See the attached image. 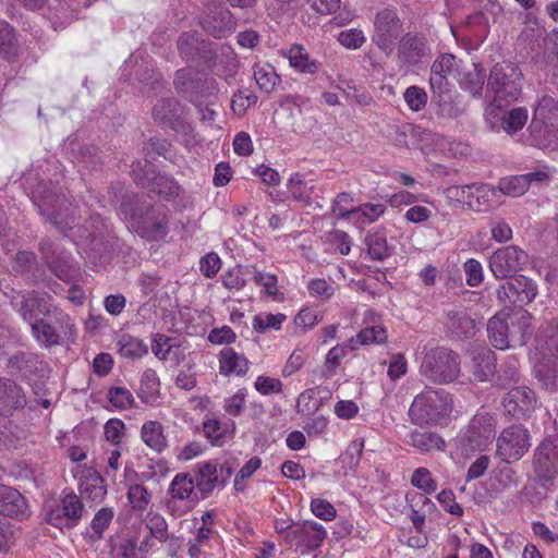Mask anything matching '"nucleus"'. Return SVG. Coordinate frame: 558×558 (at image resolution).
<instances>
[{
    "label": "nucleus",
    "mask_w": 558,
    "mask_h": 558,
    "mask_svg": "<svg viewBox=\"0 0 558 558\" xmlns=\"http://www.w3.org/2000/svg\"><path fill=\"white\" fill-rule=\"evenodd\" d=\"M533 117L549 123L551 126L558 125V101L549 95H544L538 99Z\"/></svg>",
    "instance_id": "36"
},
{
    "label": "nucleus",
    "mask_w": 558,
    "mask_h": 558,
    "mask_svg": "<svg viewBox=\"0 0 558 558\" xmlns=\"http://www.w3.org/2000/svg\"><path fill=\"white\" fill-rule=\"evenodd\" d=\"M465 281L470 287H477L482 283L484 275L481 263L474 258L468 259L463 265Z\"/></svg>",
    "instance_id": "59"
},
{
    "label": "nucleus",
    "mask_w": 558,
    "mask_h": 558,
    "mask_svg": "<svg viewBox=\"0 0 558 558\" xmlns=\"http://www.w3.org/2000/svg\"><path fill=\"white\" fill-rule=\"evenodd\" d=\"M553 128L549 123L533 117L527 128L530 136L526 142L542 149L549 147L554 142L553 138H556V132Z\"/></svg>",
    "instance_id": "26"
},
{
    "label": "nucleus",
    "mask_w": 558,
    "mask_h": 558,
    "mask_svg": "<svg viewBox=\"0 0 558 558\" xmlns=\"http://www.w3.org/2000/svg\"><path fill=\"white\" fill-rule=\"evenodd\" d=\"M218 484V464L216 461H208L198 464L196 485L203 495H208Z\"/></svg>",
    "instance_id": "31"
},
{
    "label": "nucleus",
    "mask_w": 558,
    "mask_h": 558,
    "mask_svg": "<svg viewBox=\"0 0 558 558\" xmlns=\"http://www.w3.org/2000/svg\"><path fill=\"white\" fill-rule=\"evenodd\" d=\"M117 347L121 356L132 360L143 357L148 351L142 340L128 333L119 337Z\"/></svg>",
    "instance_id": "33"
},
{
    "label": "nucleus",
    "mask_w": 558,
    "mask_h": 558,
    "mask_svg": "<svg viewBox=\"0 0 558 558\" xmlns=\"http://www.w3.org/2000/svg\"><path fill=\"white\" fill-rule=\"evenodd\" d=\"M523 74L520 68L510 61L497 63L490 70L487 87L494 93L495 101H514L522 90Z\"/></svg>",
    "instance_id": "3"
},
{
    "label": "nucleus",
    "mask_w": 558,
    "mask_h": 558,
    "mask_svg": "<svg viewBox=\"0 0 558 558\" xmlns=\"http://www.w3.org/2000/svg\"><path fill=\"white\" fill-rule=\"evenodd\" d=\"M386 206L384 204H362L359 207L352 208V217L350 220L360 223H372L384 215Z\"/></svg>",
    "instance_id": "41"
},
{
    "label": "nucleus",
    "mask_w": 558,
    "mask_h": 558,
    "mask_svg": "<svg viewBox=\"0 0 558 558\" xmlns=\"http://www.w3.org/2000/svg\"><path fill=\"white\" fill-rule=\"evenodd\" d=\"M27 501L17 489L0 484L1 514L10 518L23 519L27 515Z\"/></svg>",
    "instance_id": "18"
},
{
    "label": "nucleus",
    "mask_w": 558,
    "mask_h": 558,
    "mask_svg": "<svg viewBox=\"0 0 558 558\" xmlns=\"http://www.w3.org/2000/svg\"><path fill=\"white\" fill-rule=\"evenodd\" d=\"M136 223V232L144 238L158 240L166 235V226L161 221H151L148 216L143 221H137Z\"/></svg>",
    "instance_id": "49"
},
{
    "label": "nucleus",
    "mask_w": 558,
    "mask_h": 558,
    "mask_svg": "<svg viewBox=\"0 0 558 558\" xmlns=\"http://www.w3.org/2000/svg\"><path fill=\"white\" fill-rule=\"evenodd\" d=\"M245 389H240L232 397L226 399L223 410L231 416H239L245 409Z\"/></svg>",
    "instance_id": "63"
},
{
    "label": "nucleus",
    "mask_w": 558,
    "mask_h": 558,
    "mask_svg": "<svg viewBox=\"0 0 558 558\" xmlns=\"http://www.w3.org/2000/svg\"><path fill=\"white\" fill-rule=\"evenodd\" d=\"M536 477L551 483L558 476V434L545 437L535 448L532 460Z\"/></svg>",
    "instance_id": "7"
},
{
    "label": "nucleus",
    "mask_w": 558,
    "mask_h": 558,
    "mask_svg": "<svg viewBox=\"0 0 558 558\" xmlns=\"http://www.w3.org/2000/svg\"><path fill=\"white\" fill-rule=\"evenodd\" d=\"M146 526L148 527L150 535L159 542L163 543L168 539V524L161 514L157 512H149L147 514Z\"/></svg>",
    "instance_id": "51"
},
{
    "label": "nucleus",
    "mask_w": 558,
    "mask_h": 558,
    "mask_svg": "<svg viewBox=\"0 0 558 558\" xmlns=\"http://www.w3.org/2000/svg\"><path fill=\"white\" fill-rule=\"evenodd\" d=\"M289 63L301 73L315 74L319 69V63L310 58L304 47L293 45L288 51Z\"/></svg>",
    "instance_id": "30"
},
{
    "label": "nucleus",
    "mask_w": 558,
    "mask_h": 558,
    "mask_svg": "<svg viewBox=\"0 0 558 558\" xmlns=\"http://www.w3.org/2000/svg\"><path fill=\"white\" fill-rule=\"evenodd\" d=\"M12 304L28 324L50 315V308H57L51 303L49 294L38 291L17 293L13 298Z\"/></svg>",
    "instance_id": "10"
},
{
    "label": "nucleus",
    "mask_w": 558,
    "mask_h": 558,
    "mask_svg": "<svg viewBox=\"0 0 558 558\" xmlns=\"http://www.w3.org/2000/svg\"><path fill=\"white\" fill-rule=\"evenodd\" d=\"M452 409L450 395L444 389L425 388L418 393L409 409V417L415 425H435Z\"/></svg>",
    "instance_id": "1"
},
{
    "label": "nucleus",
    "mask_w": 558,
    "mask_h": 558,
    "mask_svg": "<svg viewBox=\"0 0 558 558\" xmlns=\"http://www.w3.org/2000/svg\"><path fill=\"white\" fill-rule=\"evenodd\" d=\"M0 389V413H8L13 409L25 404V398L21 388L11 379H1Z\"/></svg>",
    "instance_id": "27"
},
{
    "label": "nucleus",
    "mask_w": 558,
    "mask_h": 558,
    "mask_svg": "<svg viewBox=\"0 0 558 558\" xmlns=\"http://www.w3.org/2000/svg\"><path fill=\"white\" fill-rule=\"evenodd\" d=\"M446 317L448 328L456 335L468 337L473 333L475 323L464 311H447Z\"/></svg>",
    "instance_id": "32"
},
{
    "label": "nucleus",
    "mask_w": 558,
    "mask_h": 558,
    "mask_svg": "<svg viewBox=\"0 0 558 558\" xmlns=\"http://www.w3.org/2000/svg\"><path fill=\"white\" fill-rule=\"evenodd\" d=\"M141 439L156 453H161L168 447L165 428L158 421H147L142 425Z\"/></svg>",
    "instance_id": "24"
},
{
    "label": "nucleus",
    "mask_w": 558,
    "mask_h": 558,
    "mask_svg": "<svg viewBox=\"0 0 558 558\" xmlns=\"http://www.w3.org/2000/svg\"><path fill=\"white\" fill-rule=\"evenodd\" d=\"M293 543L299 547H304L306 550L317 549L326 538V530L324 526L315 521H303L296 523L293 531Z\"/></svg>",
    "instance_id": "17"
},
{
    "label": "nucleus",
    "mask_w": 558,
    "mask_h": 558,
    "mask_svg": "<svg viewBox=\"0 0 558 558\" xmlns=\"http://www.w3.org/2000/svg\"><path fill=\"white\" fill-rule=\"evenodd\" d=\"M34 204L39 213L46 216L49 221L64 235L75 226V216L68 213L66 201L51 191L41 194L36 191L34 194Z\"/></svg>",
    "instance_id": "6"
},
{
    "label": "nucleus",
    "mask_w": 558,
    "mask_h": 558,
    "mask_svg": "<svg viewBox=\"0 0 558 558\" xmlns=\"http://www.w3.org/2000/svg\"><path fill=\"white\" fill-rule=\"evenodd\" d=\"M495 187L497 193L500 192L511 197H519L529 190L526 178L522 174L502 178Z\"/></svg>",
    "instance_id": "42"
},
{
    "label": "nucleus",
    "mask_w": 558,
    "mask_h": 558,
    "mask_svg": "<svg viewBox=\"0 0 558 558\" xmlns=\"http://www.w3.org/2000/svg\"><path fill=\"white\" fill-rule=\"evenodd\" d=\"M195 483L190 474L178 473L169 487V494L172 499L189 500L194 492Z\"/></svg>",
    "instance_id": "37"
},
{
    "label": "nucleus",
    "mask_w": 558,
    "mask_h": 558,
    "mask_svg": "<svg viewBox=\"0 0 558 558\" xmlns=\"http://www.w3.org/2000/svg\"><path fill=\"white\" fill-rule=\"evenodd\" d=\"M159 377L154 369L147 368L141 377L138 397L143 402L150 403L159 397Z\"/></svg>",
    "instance_id": "34"
},
{
    "label": "nucleus",
    "mask_w": 558,
    "mask_h": 558,
    "mask_svg": "<svg viewBox=\"0 0 558 558\" xmlns=\"http://www.w3.org/2000/svg\"><path fill=\"white\" fill-rule=\"evenodd\" d=\"M505 411L515 420H527L537 407V399L532 389L519 386L510 389L502 398Z\"/></svg>",
    "instance_id": "13"
},
{
    "label": "nucleus",
    "mask_w": 558,
    "mask_h": 558,
    "mask_svg": "<svg viewBox=\"0 0 558 558\" xmlns=\"http://www.w3.org/2000/svg\"><path fill=\"white\" fill-rule=\"evenodd\" d=\"M473 65V71L465 74L463 84L473 97H477L482 94L485 74L476 64Z\"/></svg>",
    "instance_id": "55"
},
{
    "label": "nucleus",
    "mask_w": 558,
    "mask_h": 558,
    "mask_svg": "<svg viewBox=\"0 0 558 558\" xmlns=\"http://www.w3.org/2000/svg\"><path fill=\"white\" fill-rule=\"evenodd\" d=\"M509 320V347L524 345L531 327V315L526 311H519L512 315L508 314Z\"/></svg>",
    "instance_id": "21"
},
{
    "label": "nucleus",
    "mask_w": 558,
    "mask_h": 558,
    "mask_svg": "<svg viewBox=\"0 0 558 558\" xmlns=\"http://www.w3.org/2000/svg\"><path fill=\"white\" fill-rule=\"evenodd\" d=\"M113 512L111 509L102 508L100 509L92 520L90 526L93 533L90 534V539L93 542H97L102 538L104 531L109 526L112 521Z\"/></svg>",
    "instance_id": "48"
},
{
    "label": "nucleus",
    "mask_w": 558,
    "mask_h": 558,
    "mask_svg": "<svg viewBox=\"0 0 558 558\" xmlns=\"http://www.w3.org/2000/svg\"><path fill=\"white\" fill-rule=\"evenodd\" d=\"M307 289L311 296L323 301L329 300L335 292L333 287L320 278L310 280Z\"/></svg>",
    "instance_id": "60"
},
{
    "label": "nucleus",
    "mask_w": 558,
    "mask_h": 558,
    "mask_svg": "<svg viewBox=\"0 0 558 558\" xmlns=\"http://www.w3.org/2000/svg\"><path fill=\"white\" fill-rule=\"evenodd\" d=\"M105 438L118 446L125 434V424L120 418H110L104 426Z\"/></svg>",
    "instance_id": "56"
},
{
    "label": "nucleus",
    "mask_w": 558,
    "mask_h": 558,
    "mask_svg": "<svg viewBox=\"0 0 558 558\" xmlns=\"http://www.w3.org/2000/svg\"><path fill=\"white\" fill-rule=\"evenodd\" d=\"M339 43L349 49H357L365 43V37L360 29L342 31L338 36Z\"/></svg>",
    "instance_id": "62"
},
{
    "label": "nucleus",
    "mask_w": 558,
    "mask_h": 558,
    "mask_svg": "<svg viewBox=\"0 0 558 558\" xmlns=\"http://www.w3.org/2000/svg\"><path fill=\"white\" fill-rule=\"evenodd\" d=\"M84 512V505L75 494L65 495L48 514V522L57 527L72 529L77 525Z\"/></svg>",
    "instance_id": "15"
},
{
    "label": "nucleus",
    "mask_w": 558,
    "mask_h": 558,
    "mask_svg": "<svg viewBox=\"0 0 558 558\" xmlns=\"http://www.w3.org/2000/svg\"><path fill=\"white\" fill-rule=\"evenodd\" d=\"M407 442L421 452H430L433 450H444L445 440L434 432L414 429L408 435Z\"/></svg>",
    "instance_id": "25"
},
{
    "label": "nucleus",
    "mask_w": 558,
    "mask_h": 558,
    "mask_svg": "<svg viewBox=\"0 0 558 558\" xmlns=\"http://www.w3.org/2000/svg\"><path fill=\"white\" fill-rule=\"evenodd\" d=\"M219 369L225 376L231 374L243 376L248 369V361L243 354L234 351V349L226 347L219 354Z\"/></svg>",
    "instance_id": "23"
},
{
    "label": "nucleus",
    "mask_w": 558,
    "mask_h": 558,
    "mask_svg": "<svg viewBox=\"0 0 558 558\" xmlns=\"http://www.w3.org/2000/svg\"><path fill=\"white\" fill-rule=\"evenodd\" d=\"M537 295V287L533 280L524 276L507 279L497 290L498 300L505 306H523L531 303Z\"/></svg>",
    "instance_id": "12"
},
{
    "label": "nucleus",
    "mask_w": 558,
    "mask_h": 558,
    "mask_svg": "<svg viewBox=\"0 0 558 558\" xmlns=\"http://www.w3.org/2000/svg\"><path fill=\"white\" fill-rule=\"evenodd\" d=\"M520 379L519 362L514 356H508L500 365L497 375V383L500 386L517 384Z\"/></svg>",
    "instance_id": "44"
},
{
    "label": "nucleus",
    "mask_w": 558,
    "mask_h": 558,
    "mask_svg": "<svg viewBox=\"0 0 558 558\" xmlns=\"http://www.w3.org/2000/svg\"><path fill=\"white\" fill-rule=\"evenodd\" d=\"M530 432L521 424L504 428L496 440V456L506 463L519 461L530 449Z\"/></svg>",
    "instance_id": "5"
},
{
    "label": "nucleus",
    "mask_w": 558,
    "mask_h": 558,
    "mask_svg": "<svg viewBox=\"0 0 558 558\" xmlns=\"http://www.w3.org/2000/svg\"><path fill=\"white\" fill-rule=\"evenodd\" d=\"M128 499L134 510L144 511L150 502L151 495L145 486L134 484L129 487Z\"/></svg>",
    "instance_id": "47"
},
{
    "label": "nucleus",
    "mask_w": 558,
    "mask_h": 558,
    "mask_svg": "<svg viewBox=\"0 0 558 558\" xmlns=\"http://www.w3.org/2000/svg\"><path fill=\"white\" fill-rule=\"evenodd\" d=\"M257 101V96L248 90H239L231 101V107L234 113L238 116L244 114L247 108L255 105Z\"/></svg>",
    "instance_id": "58"
},
{
    "label": "nucleus",
    "mask_w": 558,
    "mask_h": 558,
    "mask_svg": "<svg viewBox=\"0 0 558 558\" xmlns=\"http://www.w3.org/2000/svg\"><path fill=\"white\" fill-rule=\"evenodd\" d=\"M427 38L420 33H407L398 41L396 58L400 66H413L430 58Z\"/></svg>",
    "instance_id": "9"
},
{
    "label": "nucleus",
    "mask_w": 558,
    "mask_h": 558,
    "mask_svg": "<svg viewBox=\"0 0 558 558\" xmlns=\"http://www.w3.org/2000/svg\"><path fill=\"white\" fill-rule=\"evenodd\" d=\"M203 432L213 446H222L228 429L220 421L211 418L203 423Z\"/></svg>",
    "instance_id": "46"
},
{
    "label": "nucleus",
    "mask_w": 558,
    "mask_h": 558,
    "mask_svg": "<svg viewBox=\"0 0 558 558\" xmlns=\"http://www.w3.org/2000/svg\"><path fill=\"white\" fill-rule=\"evenodd\" d=\"M527 119L529 111L526 108H513L504 114L501 126L508 134L512 135L523 129Z\"/></svg>",
    "instance_id": "40"
},
{
    "label": "nucleus",
    "mask_w": 558,
    "mask_h": 558,
    "mask_svg": "<svg viewBox=\"0 0 558 558\" xmlns=\"http://www.w3.org/2000/svg\"><path fill=\"white\" fill-rule=\"evenodd\" d=\"M29 325L33 336L45 348L59 345L62 335L73 328L70 316L59 307L50 308V315Z\"/></svg>",
    "instance_id": "4"
},
{
    "label": "nucleus",
    "mask_w": 558,
    "mask_h": 558,
    "mask_svg": "<svg viewBox=\"0 0 558 558\" xmlns=\"http://www.w3.org/2000/svg\"><path fill=\"white\" fill-rule=\"evenodd\" d=\"M449 191L454 193V196L466 204L471 209L480 213L489 210L497 196V189L489 184H472L453 187Z\"/></svg>",
    "instance_id": "14"
},
{
    "label": "nucleus",
    "mask_w": 558,
    "mask_h": 558,
    "mask_svg": "<svg viewBox=\"0 0 558 558\" xmlns=\"http://www.w3.org/2000/svg\"><path fill=\"white\" fill-rule=\"evenodd\" d=\"M404 100L413 111H420L426 106L427 94L423 88L410 86L404 92Z\"/></svg>",
    "instance_id": "57"
},
{
    "label": "nucleus",
    "mask_w": 558,
    "mask_h": 558,
    "mask_svg": "<svg viewBox=\"0 0 558 558\" xmlns=\"http://www.w3.org/2000/svg\"><path fill=\"white\" fill-rule=\"evenodd\" d=\"M254 78L259 89L265 93L272 92L280 82L279 75L270 64H256L254 66Z\"/></svg>",
    "instance_id": "39"
},
{
    "label": "nucleus",
    "mask_w": 558,
    "mask_h": 558,
    "mask_svg": "<svg viewBox=\"0 0 558 558\" xmlns=\"http://www.w3.org/2000/svg\"><path fill=\"white\" fill-rule=\"evenodd\" d=\"M402 21L397 12L390 9L379 11L374 20L373 43L386 56H390L395 50V43L402 33Z\"/></svg>",
    "instance_id": "8"
},
{
    "label": "nucleus",
    "mask_w": 558,
    "mask_h": 558,
    "mask_svg": "<svg viewBox=\"0 0 558 558\" xmlns=\"http://www.w3.org/2000/svg\"><path fill=\"white\" fill-rule=\"evenodd\" d=\"M180 56L186 62L209 61L213 58L210 43L197 33H183L178 40Z\"/></svg>",
    "instance_id": "16"
},
{
    "label": "nucleus",
    "mask_w": 558,
    "mask_h": 558,
    "mask_svg": "<svg viewBox=\"0 0 558 558\" xmlns=\"http://www.w3.org/2000/svg\"><path fill=\"white\" fill-rule=\"evenodd\" d=\"M411 484L425 494H433L437 489V483L426 468H418L413 472Z\"/></svg>",
    "instance_id": "53"
},
{
    "label": "nucleus",
    "mask_w": 558,
    "mask_h": 558,
    "mask_svg": "<svg viewBox=\"0 0 558 558\" xmlns=\"http://www.w3.org/2000/svg\"><path fill=\"white\" fill-rule=\"evenodd\" d=\"M509 320L508 314L499 313L487 323V333L490 343L499 350L509 348Z\"/></svg>",
    "instance_id": "22"
},
{
    "label": "nucleus",
    "mask_w": 558,
    "mask_h": 558,
    "mask_svg": "<svg viewBox=\"0 0 558 558\" xmlns=\"http://www.w3.org/2000/svg\"><path fill=\"white\" fill-rule=\"evenodd\" d=\"M107 398L109 402L119 410L130 409L134 404L132 392L124 387L110 388Z\"/></svg>",
    "instance_id": "50"
},
{
    "label": "nucleus",
    "mask_w": 558,
    "mask_h": 558,
    "mask_svg": "<svg viewBox=\"0 0 558 558\" xmlns=\"http://www.w3.org/2000/svg\"><path fill=\"white\" fill-rule=\"evenodd\" d=\"M287 316L282 313L277 314H259L253 319V328L259 333H264L268 329L279 330Z\"/></svg>",
    "instance_id": "45"
},
{
    "label": "nucleus",
    "mask_w": 558,
    "mask_h": 558,
    "mask_svg": "<svg viewBox=\"0 0 558 558\" xmlns=\"http://www.w3.org/2000/svg\"><path fill=\"white\" fill-rule=\"evenodd\" d=\"M472 373L473 380L486 381L496 369V357L494 352L487 348H482L477 352H473V356L468 365Z\"/></svg>",
    "instance_id": "19"
},
{
    "label": "nucleus",
    "mask_w": 558,
    "mask_h": 558,
    "mask_svg": "<svg viewBox=\"0 0 558 558\" xmlns=\"http://www.w3.org/2000/svg\"><path fill=\"white\" fill-rule=\"evenodd\" d=\"M421 148L425 154L439 151L441 154H452V143L439 133L429 130H423L420 133Z\"/></svg>",
    "instance_id": "29"
},
{
    "label": "nucleus",
    "mask_w": 558,
    "mask_h": 558,
    "mask_svg": "<svg viewBox=\"0 0 558 558\" xmlns=\"http://www.w3.org/2000/svg\"><path fill=\"white\" fill-rule=\"evenodd\" d=\"M365 244L371 258L374 260H383L390 254L384 232L376 231L368 233L365 238Z\"/></svg>",
    "instance_id": "38"
},
{
    "label": "nucleus",
    "mask_w": 558,
    "mask_h": 558,
    "mask_svg": "<svg viewBox=\"0 0 558 558\" xmlns=\"http://www.w3.org/2000/svg\"><path fill=\"white\" fill-rule=\"evenodd\" d=\"M353 203V197L349 193H340L337 195L332 203V213L341 219H350L352 217V208H349V205Z\"/></svg>",
    "instance_id": "61"
},
{
    "label": "nucleus",
    "mask_w": 558,
    "mask_h": 558,
    "mask_svg": "<svg viewBox=\"0 0 558 558\" xmlns=\"http://www.w3.org/2000/svg\"><path fill=\"white\" fill-rule=\"evenodd\" d=\"M364 449L363 440H353L348 446L345 452L342 454V462L348 464L350 469L359 465Z\"/></svg>",
    "instance_id": "64"
},
{
    "label": "nucleus",
    "mask_w": 558,
    "mask_h": 558,
    "mask_svg": "<svg viewBox=\"0 0 558 558\" xmlns=\"http://www.w3.org/2000/svg\"><path fill=\"white\" fill-rule=\"evenodd\" d=\"M529 259L527 254L514 245L497 250L489 259V267L496 278L509 279L522 270Z\"/></svg>",
    "instance_id": "11"
},
{
    "label": "nucleus",
    "mask_w": 558,
    "mask_h": 558,
    "mask_svg": "<svg viewBox=\"0 0 558 558\" xmlns=\"http://www.w3.org/2000/svg\"><path fill=\"white\" fill-rule=\"evenodd\" d=\"M181 114V106L173 98L160 99L153 108V118L156 122L173 128Z\"/></svg>",
    "instance_id": "28"
},
{
    "label": "nucleus",
    "mask_w": 558,
    "mask_h": 558,
    "mask_svg": "<svg viewBox=\"0 0 558 558\" xmlns=\"http://www.w3.org/2000/svg\"><path fill=\"white\" fill-rule=\"evenodd\" d=\"M361 344L384 343L387 340V332L381 325L364 327L356 336Z\"/></svg>",
    "instance_id": "54"
},
{
    "label": "nucleus",
    "mask_w": 558,
    "mask_h": 558,
    "mask_svg": "<svg viewBox=\"0 0 558 558\" xmlns=\"http://www.w3.org/2000/svg\"><path fill=\"white\" fill-rule=\"evenodd\" d=\"M460 365V359L456 352L438 347L425 353L420 366V375L434 384H450L459 377Z\"/></svg>",
    "instance_id": "2"
},
{
    "label": "nucleus",
    "mask_w": 558,
    "mask_h": 558,
    "mask_svg": "<svg viewBox=\"0 0 558 558\" xmlns=\"http://www.w3.org/2000/svg\"><path fill=\"white\" fill-rule=\"evenodd\" d=\"M40 251L46 263L49 265L50 269L58 276L60 279H65L69 272V264L68 257L62 256V263H59L56 253L57 248L54 244L48 240L40 242Z\"/></svg>",
    "instance_id": "35"
},
{
    "label": "nucleus",
    "mask_w": 558,
    "mask_h": 558,
    "mask_svg": "<svg viewBox=\"0 0 558 558\" xmlns=\"http://www.w3.org/2000/svg\"><path fill=\"white\" fill-rule=\"evenodd\" d=\"M220 24L219 25H206L204 24V28L216 38L226 37L228 34L233 32L234 29V21L232 19V14L229 10H221L219 12Z\"/></svg>",
    "instance_id": "52"
},
{
    "label": "nucleus",
    "mask_w": 558,
    "mask_h": 558,
    "mask_svg": "<svg viewBox=\"0 0 558 558\" xmlns=\"http://www.w3.org/2000/svg\"><path fill=\"white\" fill-rule=\"evenodd\" d=\"M80 492L93 500H101L107 490L101 475L93 468H84L80 472Z\"/></svg>",
    "instance_id": "20"
},
{
    "label": "nucleus",
    "mask_w": 558,
    "mask_h": 558,
    "mask_svg": "<svg viewBox=\"0 0 558 558\" xmlns=\"http://www.w3.org/2000/svg\"><path fill=\"white\" fill-rule=\"evenodd\" d=\"M535 374L546 389H558V362L554 361L536 365Z\"/></svg>",
    "instance_id": "43"
}]
</instances>
